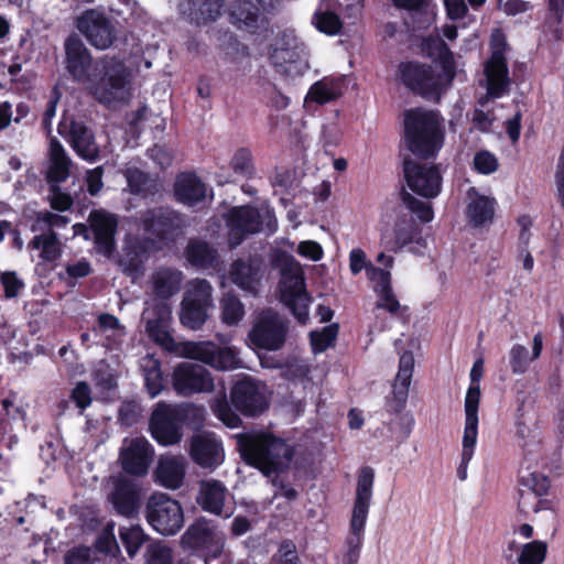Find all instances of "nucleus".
<instances>
[{
  "label": "nucleus",
  "instance_id": "1",
  "mask_svg": "<svg viewBox=\"0 0 564 564\" xmlns=\"http://www.w3.org/2000/svg\"><path fill=\"white\" fill-rule=\"evenodd\" d=\"M65 67L72 78L88 84L89 94L100 104H126L132 96L131 72L117 56L94 62L90 51L76 34L64 42Z\"/></svg>",
  "mask_w": 564,
  "mask_h": 564
},
{
  "label": "nucleus",
  "instance_id": "2",
  "mask_svg": "<svg viewBox=\"0 0 564 564\" xmlns=\"http://www.w3.org/2000/svg\"><path fill=\"white\" fill-rule=\"evenodd\" d=\"M443 122L437 111L423 108L405 110L403 124L408 149L419 158H434L444 144Z\"/></svg>",
  "mask_w": 564,
  "mask_h": 564
},
{
  "label": "nucleus",
  "instance_id": "3",
  "mask_svg": "<svg viewBox=\"0 0 564 564\" xmlns=\"http://www.w3.org/2000/svg\"><path fill=\"white\" fill-rule=\"evenodd\" d=\"M144 234V251L160 250L183 235L185 216L170 206H154L141 210L134 220Z\"/></svg>",
  "mask_w": 564,
  "mask_h": 564
},
{
  "label": "nucleus",
  "instance_id": "4",
  "mask_svg": "<svg viewBox=\"0 0 564 564\" xmlns=\"http://www.w3.org/2000/svg\"><path fill=\"white\" fill-rule=\"evenodd\" d=\"M375 470L362 467L358 474L354 507L349 522V534L345 543L344 564H357L364 541V531L372 499Z\"/></svg>",
  "mask_w": 564,
  "mask_h": 564
},
{
  "label": "nucleus",
  "instance_id": "5",
  "mask_svg": "<svg viewBox=\"0 0 564 564\" xmlns=\"http://www.w3.org/2000/svg\"><path fill=\"white\" fill-rule=\"evenodd\" d=\"M226 226L228 245L232 249L250 235L261 231L274 232L278 221L273 210L268 207L258 209L251 206H238L227 213Z\"/></svg>",
  "mask_w": 564,
  "mask_h": 564
},
{
  "label": "nucleus",
  "instance_id": "6",
  "mask_svg": "<svg viewBox=\"0 0 564 564\" xmlns=\"http://www.w3.org/2000/svg\"><path fill=\"white\" fill-rule=\"evenodd\" d=\"M399 78L411 91L438 101L451 86L454 74L434 69L430 65L406 62L399 65Z\"/></svg>",
  "mask_w": 564,
  "mask_h": 564
},
{
  "label": "nucleus",
  "instance_id": "7",
  "mask_svg": "<svg viewBox=\"0 0 564 564\" xmlns=\"http://www.w3.org/2000/svg\"><path fill=\"white\" fill-rule=\"evenodd\" d=\"M279 288L280 299L283 304L290 308L301 324H305L308 319V303L311 299L305 290L303 269L291 256H286L283 259Z\"/></svg>",
  "mask_w": 564,
  "mask_h": 564
},
{
  "label": "nucleus",
  "instance_id": "8",
  "mask_svg": "<svg viewBox=\"0 0 564 564\" xmlns=\"http://www.w3.org/2000/svg\"><path fill=\"white\" fill-rule=\"evenodd\" d=\"M509 48L506 33L501 28H495L489 39L490 56L484 64L487 96L500 98L506 95L511 85L506 53Z\"/></svg>",
  "mask_w": 564,
  "mask_h": 564
},
{
  "label": "nucleus",
  "instance_id": "9",
  "mask_svg": "<svg viewBox=\"0 0 564 564\" xmlns=\"http://www.w3.org/2000/svg\"><path fill=\"white\" fill-rule=\"evenodd\" d=\"M289 334V322L278 312L268 308L259 313L248 334L251 346L275 351L283 348Z\"/></svg>",
  "mask_w": 564,
  "mask_h": 564
},
{
  "label": "nucleus",
  "instance_id": "10",
  "mask_svg": "<svg viewBox=\"0 0 564 564\" xmlns=\"http://www.w3.org/2000/svg\"><path fill=\"white\" fill-rule=\"evenodd\" d=\"M241 458H293V448L282 438L265 432H245L234 436Z\"/></svg>",
  "mask_w": 564,
  "mask_h": 564
},
{
  "label": "nucleus",
  "instance_id": "11",
  "mask_svg": "<svg viewBox=\"0 0 564 564\" xmlns=\"http://www.w3.org/2000/svg\"><path fill=\"white\" fill-rule=\"evenodd\" d=\"M182 543L186 549L203 553L208 564L209 558H217L224 553L226 535L202 517L187 528L182 535Z\"/></svg>",
  "mask_w": 564,
  "mask_h": 564
},
{
  "label": "nucleus",
  "instance_id": "12",
  "mask_svg": "<svg viewBox=\"0 0 564 564\" xmlns=\"http://www.w3.org/2000/svg\"><path fill=\"white\" fill-rule=\"evenodd\" d=\"M147 519L153 529L163 535H173L184 525L181 503L165 494H155L150 497Z\"/></svg>",
  "mask_w": 564,
  "mask_h": 564
},
{
  "label": "nucleus",
  "instance_id": "13",
  "mask_svg": "<svg viewBox=\"0 0 564 564\" xmlns=\"http://www.w3.org/2000/svg\"><path fill=\"white\" fill-rule=\"evenodd\" d=\"M75 26L87 42L97 50L109 48L117 40L113 20L104 11L87 9L75 21Z\"/></svg>",
  "mask_w": 564,
  "mask_h": 564
},
{
  "label": "nucleus",
  "instance_id": "14",
  "mask_svg": "<svg viewBox=\"0 0 564 564\" xmlns=\"http://www.w3.org/2000/svg\"><path fill=\"white\" fill-rule=\"evenodd\" d=\"M403 174L409 188L419 196L432 199L442 191L443 176L438 165L403 160Z\"/></svg>",
  "mask_w": 564,
  "mask_h": 564
},
{
  "label": "nucleus",
  "instance_id": "15",
  "mask_svg": "<svg viewBox=\"0 0 564 564\" xmlns=\"http://www.w3.org/2000/svg\"><path fill=\"white\" fill-rule=\"evenodd\" d=\"M142 317L149 337L167 350H173L175 341L167 330L171 321V305L167 300L145 299Z\"/></svg>",
  "mask_w": 564,
  "mask_h": 564
},
{
  "label": "nucleus",
  "instance_id": "16",
  "mask_svg": "<svg viewBox=\"0 0 564 564\" xmlns=\"http://www.w3.org/2000/svg\"><path fill=\"white\" fill-rule=\"evenodd\" d=\"M230 401L236 410L249 417L259 416L269 408L265 386L251 378L234 384Z\"/></svg>",
  "mask_w": 564,
  "mask_h": 564
},
{
  "label": "nucleus",
  "instance_id": "17",
  "mask_svg": "<svg viewBox=\"0 0 564 564\" xmlns=\"http://www.w3.org/2000/svg\"><path fill=\"white\" fill-rule=\"evenodd\" d=\"M57 131L80 159L93 163L100 158L95 134L83 121L64 116L58 123Z\"/></svg>",
  "mask_w": 564,
  "mask_h": 564
},
{
  "label": "nucleus",
  "instance_id": "18",
  "mask_svg": "<svg viewBox=\"0 0 564 564\" xmlns=\"http://www.w3.org/2000/svg\"><path fill=\"white\" fill-rule=\"evenodd\" d=\"M172 383L176 393L183 397L210 393L215 389L212 373L204 366L193 362H181L173 371Z\"/></svg>",
  "mask_w": 564,
  "mask_h": 564
},
{
  "label": "nucleus",
  "instance_id": "19",
  "mask_svg": "<svg viewBox=\"0 0 564 564\" xmlns=\"http://www.w3.org/2000/svg\"><path fill=\"white\" fill-rule=\"evenodd\" d=\"M182 420L176 405L159 402L150 417L149 426L158 443L169 446L182 440Z\"/></svg>",
  "mask_w": 564,
  "mask_h": 564
},
{
  "label": "nucleus",
  "instance_id": "20",
  "mask_svg": "<svg viewBox=\"0 0 564 564\" xmlns=\"http://www.w3.org/2000/svg\"><path fill=\"white\" fill-rule=\"evenodd\" d=\"M183 355L223 371L236 369L240 365L238 354L234 348H220L212 341L186 343Z\"/></svg>",
  "mask_w": 564,
  "mask_h": 564
},
{
  "label": "nucleus",
  "instance_id": "21",
  "mask_svg": "<svg viewBox=\"0 0 564 564\" xmlns=\"http://www.w3.org/2000/svg\"><path fill=\"white\" fill-rule=\"evenodd\" d=\"M229 491L219 480L208 479L199 482L196 502L200 509L220 518H230L232 510L227 506Z\"/></svg>",
  "mask_w": 564,
  "mask_h": 564
},
{
  "label": "nucleus",
  "instance_id": "22",
  "mask_svg": "<svg viewBox=\"0 0 564 564\" xmlns=\"http://www.w3.org/2000/svg\"><path fill=\"white\" fill-rule=\"evenodd\" d=\"M183 272L173 267L155 268L147 281L145 295L158 300H167L181 291Z\"/></svg>",
  "mask_w": 564,
  "mask_h": 564
},
{
  "label": "nucleus",
  "instance_id": "23",
  "mask_svg": "<svg viewBox=\"0 0 564 564\" xmlns=\"http://www.w3.org/2000/svg\"><path fill=\"white\" fill-rule=\"evenodd\" d=\"M89 226L94 234L95 249L98 253L110 257L115 249V235L118 221L113 215L100 210L90 213Z\"/></svg>",
  "mask_w": 564,
  "mask_h": 564
},
{
  "label": "nucleus",
  "instance_id": "24",
  "mask_svg": "<svg viewBox=\"0 0 564 564\" xmlns=\"http://www.w3.org/2000/svg\"><path fill=\"white\" fill-rule=\"evenodd\" d=\"M413 368L414 359L412 354L404 352L400 357L399 370L392 389V397L387 400V409L390 413L399 414L405 406Z\"/></svg>",
  "mask_w": 564,
  "mask_h": 564
},
{
  "label": "nucleus",
  "instance_id": "25",
  "mask_svg": "<svg viewBox=\"0 0 564 564\" xmlns=\"http://www.w3.org/2000/svg\"><path fill=\"white\" fill-rule=\"evenodd\" d=\"M551 467L546 460H521L518 474L522 487L540 495H546L551 487Z\"/></svg>",
  "mask_w": 564,
  "mask_h": 564
},
{
  "label": "nucleus",
  "instance_id": "26",
  "mask_svg": "<svg viewBox=\"0 0 564 564\" xmlns=\"http://www.w3.org/2000/svg\"><path fill=\"white\" fill-rule=\"evenodd\" d=\"M262 262L256 258L234 261L228 271L229 280L245 292L256 294L260 284Z\"/></svg>",
  "mask_w": 564,
  "mask_h": 564
},
{
  "label": "nucleus",
  "instance_id": "27",
  "mask_svg": "<svg viewBox=\"0 0 564 564\" xmlns=\"http://www.w3.org/2000/svg\"><path fill=\"white\" fill-rule=\"evenodd\" d=\"M480 401V388L478 384H471L465 398V430L463 437V457L473 455V448L477 440L478 427V406Z\"/></svg>",
  "mask_w": 564,
  "mask_h": 564
},
{
  "label": "nucleus",
  "instance_id": "28",
  "mask_svg": "<svg viewBox=\"0 0 564 564\" xmlns=\"http://www.w3.org/2000/svg\"><path fill=\"white\" fill-rule=\"evenodd\" d=\"M174 196L178 203L193 207L205 200L207 188L205 183L192 172H184L176 176Z\"/></svg>",
  "mask_w": 564,
  "mask_h": 564
},
{
  "label": "nucleus",
  "instance_id": "29",
  "mask_svg": "<svg viewBox=\"0 0 564 564\" xmlns=\"http://www.w3.org/2000/svg\"><path fill=\"white\" fill-rule=\"evenodd\" d=\"M72 166L73 161L62 143L56 138H52L50 140L45 174L47 183L59 184L65 182L70 175Z\"/></svg>",
  "mask_w": 564,
  "mask_h": 564
},
{
  "label": "nucleus",
  "instance_id": "30",
  "mask_svg": "<svg viewBox=\"0 0 564 564\" xmlns=\"http://www.w3.org/2000/svg\"><path fill=\"white\" fill-rule=\"evenodd\" d=\"M115 509L122 516H131L139 502L137 486L126 476L113 478V491L110 495Z\"/></svg>",
  "mask_w": 564,
  "mask_h": 564
},
{
  "label": "nucleus",
  "instance_id": "31",
  "mask_svg": "<svg viewBox=\"0 0 564 564\" xmlns=\"http://www.w3.org/2000/svg\"><path fill=\"white\" fill-rule=\"evenodd\" d=\"M468 205L466 209L469 221L475 227L491 223L495 216L496 200L492 197L480 195L475 187L467 191Z\"/></svg>",
  "mask_w": 564,
  "mask_h": 564
},
{
  "label": "nucleus",
  "instance_id": "32",
  "mask_svg": "<svg viewBox=\"0 0 564 564\" xmlns=\"http://www.w3.org/2000/svg\"><path fill=\"white\" fill-rule=\"evenodd\" d=\"M303 50L299 47L275 48L271 55L272 63L276 70L285 76H299L304 73L307 67L306 59L303 56Z\"/></svg>",
  "mask_w": 564,
  "mask_h": 564
},
{
  "label": "nucleus",
  "instance_id": "33",
  "mask_svg": "<svg viewBox=\"0 0 564 564\" xmlns=\"http://www.w3.org/2000/svg\"><path fill=\"white\" fill-rule=\"evenodd\" d=\"M28 248L39 251V258L43 263L56 261L63 252V245L56 232L37 231L29 241Z\"/></svg>",
  "mask_w": 564,
  "mask_h": 564
},
{
  "label": "nucleus",
  "instance_id": "34",
  "mask_svg": "<svg viewBox=\"0 0 564 564\" xmlns=\"http://www.w3.org/2000/svg\"><path fill=\"white\" fill-rule=\"evenodd\" d=\"M251 466L260 470L265 477L271 479V482L279 488V491L274 494V497L282 496L285 499L292 501L297 498V491L290 486L279 480L280 474L283 473L285 466L283 460H246Z\"/></svg>",
  "mask_w": 564,
  "mask_h": 564
},
{
  "label": "nucleus",
  "instance_id": "35",
  "mask_svg": "<svg viewBox=\"0 0 564 564\" xmlns=\"http://www.w3.org/2000/svg\"><path fill=\"white\" fill-rule=\"evenodd\" d=\"M417 234V227L412 221L399 220L392 230L382 234L381 241L387 250L398 252L411 243Z\"/></svg>",
  "mask_w": 564,
  "mask_h": 564
},
{
  "label": "nucleus",
  "instance_id": "36",
  "mask_svg": "<svg viewBox=\"0 0 564 564\" xmlns=\"http://www.w3.org/2000/svg\"><path fill=\"white\" fill-rule=\"evenodd\" d=\"M185 254L192 265L202 269L216 268L219 262L217 250L208 242L198 239L189 240Z\"/></svg>",
  "mask_w": 564,
  "mask_h": 564
},
{
  "label": "nucleus",
  "instance_id": "37",
  "mask_svg": "<svg viewBox=\"0 0 564 564\" xmlns=\"http://www.w3.org/2000/svg\"><path fill=\"white\" fill-rule=\"evenodd\" d=\"M189 453L191 458H220L224 447L214 433H200L191 438Z\"/></svg>",
  "mask_w": 564,
  "mask_h": 564
},
{
  "label": "nucleus",
  "instance_id": "38",
  "mask_svg": "<svg viewBox=\"0 0 564 564\" xmlns=\"http://www.w3.org/2000/svg\"><path fill=\"white\" fill-rule=\"evenodd\" d=\"M154 477L159 485L171 490L178 489L184 481L185 466L181 460H159Z\"/></svg>",
  "mask_w": 564,
  "mask_h": 564
},
{
  "label": "nucleus",
  "instance_id": "39",
  "mask_svg": "<svg viewBox=\"0 0 564 564\" xmlns=\"http://www.w3.org/2000/svg\"><path fill=\"white\" fill-rule=\"evenodd\" d=\"M123 175L127 180L129 189L134 195L143 197L153 196L159 192L158 180L138 167H128Z\"/></svg>",
  "mask_w": 564,
  "mask_h": 564
},
{
  "label": "nucleus",
  "instance_id": "40",
  "mask_svg": "<svg viewBox=\"0 0 564 564\" xmlns=\"http://www.w3.org/2000/svg\"><path fill=\"white\" fill-rule=\"evenodd\" d=\"M341 95V83L339 79L324 77L313 84L306 96V101H313L318 105L337 99Z\"/></svg>",
  "mask_w": 564,
  "mask_h": 564
},
{
  "label": "nucleus",
  "instance_id": "41",
  "mask_svg": "<svg viewBox=\"0 0 564 564\" xmlns=\"http://www.w3.org/2000/svg\"><path fill=\"white\" fill-rule=\"evenodd\" d=\"M221 0H191L189 17L197 24H207L216 21L221 13Z\"/></svg>",
  "mask_w": 564,
  "mask_h": 564
},
{
  "label": "nucleus",
  "instance_id": "42",
  "mask_svg": "<svg viewBox=\"0 0 564 564\" xmlns=\"http://www.w3.org/2000/svg\"><path fill=\"white\" fill-rule=\"evenodd\" d=\"M154 449L142 435H133L122 441L119 458H152Z\"/></svg>",
  "mask_w": 564,
  "mask_h": 564
},
{
  "label": "nucleus",
  "instance_id": "43",
  "mask_svg": "<svg viewBox=\"0 0 564 564\" xmlns=\"http://www.w3.org/2000/svg\"><path fill=\"white\" fill-rule=\"evenodd\" d=\"M220 318L227 326L237 325L245 317V306L239 297L228 292L220 299Z\"/></svg>",
  "mask_w": 564,
  "mask_h": 564
},
{
  "label": "nucleus",
  "instance_id": "44",
  "mask_svg": "<svg viewBox=\"0 0 564 564\" xmlns=\"http://www.w3.org/2000/svg\"><path fill=\"white\" fill-rule=\"evenodd\" d=\"M209 406L214 415L227 427L236 429L242 424L240 416L231 409L230 404L228 403L225 391L212 399Z\"/></svg>",
  "mask_w": 564,
  "mask_h": 564
},
{
  "label": "nucleus",
  "instance_id": "45",
  "mask_svg": "<svg viewBox=\"0 0 564 564\" xmlns=\"http://www.w3.org/2000/svg\"><path fill=\"white\" fill-rule=\"evenodd\" d=\"M543 495L531 490L520 491L518 509L523 514L539 513L541 511H554V502L551 499L542 498Z\"/></svg>",
  "mask_w": 564,
  "mask_h": 564
},
{
  "label": "nucleus",
  "instance_id": "46",
  "mask_svg": "<svg viewBox=\"0 0 564 564\" xmlns=\"http://www.w3.org/2000/svg\"><path fill=\"white\" fill-rule=\"evenodd\" d=\"M183 300L187 303L213 307V286L207 280L195 279L189 282Z\"/></svg>",
  "mask_w": 564,
  "mask_h": 564
},
{
  "label": "nucleus",
  "instance_id": "47",
  "mask_svg": "<svg viewBox=\"0 0 564 564\" xmlns=\"http://www.w3.org/2000/svg\"><path fill=\"white\" fill-rule=\"evenodd\" d=\"M210 307L204 306L195 303H187V301H182V308L180 313L181 323L193 330H197L203 327L205 324L208 314L207 311Z\"/></svg>",
  "mask_w": 564,
  "mask_h": 564
},
{
  "label": "nucleus",
  "instance_id": "48",
  "mask_svg": "<svg viewBox=\"0 0 564 564\" xmlns=\"http://www.w3.org/2000/svg\"><path fill=\"white\" fill-rule=\"evenodd\" d=\"M68 223L69 218L66 216L57 215L48 210L37 212L31 225V230L32 232H55V228H64Z\"/></svg>",
  "mask_w": 564,
  "mask_h": 564
},
{
  "label": "nucleus",
  "instance_id": "49",
  "mask_svg": "<svg viewBox=\"0 0 564 564\" xmlns=\"http://www.w3.org/2000/svg\"><path fill=\"white\" fill-rule=\"evenodd\" d=\"M313 25L327 35L339 34L343 22L338 14L328 10H317L312 18Z\"/></svg>",
  "mask_w": 564,
  "mask_h": 564
},
{
  "label": "nucleus",
  "instance_id": "50",
  "mask_svg": "<svg viewBox=\"0 0 564 564\" xmlns=\"http://www.w3.org/2000/svg\"><path fill=\"white\" fill-rule=\"evenodd\" d=\"M378 295V301L376 303L377 308H381L390 313L395 317H405L408 315L409 308L406 306H402L395 294L393 293L392 285L388 286V289H382L376 292Z\"/></svg>",
  "mask_w": 564,
  "mask_h": 564
},
{
  "label": "nucleus",
  "instance_id": "51",
  "mask_svg": "<svg viewBox=\"0 0 564 564\" xmlns=\"http://www.w3.org/2000/svg\"><path fill=\"white\" fill-rule=\"evenodd\" d=\"M401 200L404 206L413 214L417 216V218L422 223H430L434 217L433 207L430 203L423 202L416 197H414L411 193L402 189L401 192Z\"/></svg>",
  "mask_w": 564,
  "mask_h": 564
},
{
  "label": "nucleus",
  "instance_id": "52",
  "mask_svg": "<svg viewBox=\"0 0 564 564\" xmlns=\"http://www.w3.org/2000/svg\"><path fill=\"white\" fill-rule=\"evenodd\" d=\"M547 545L543 541L524 544L518 555L519 564H542L546 557Z\"/></svg>",
  "mask_w": 564,
  "mask_h": 564
},
{
  "label": "nucleus",
  "instance_id": "53",
  "mask_svg": "<svg viewBox=\"0 0 564 564\" xmlns=\"http://www.w3.org/2000/svg\"><path fill=\"white\" fill-rule=\"evenodd\" d=\"M119 535L130 557L138 553L147 539V535L139 525L120 528Z\"/></svg>",
  "mask_w": 564,
  "mask_h": 564
},
{
  "label": "nucleus",
  "instance_id": "54",
  "mask_svg": "<svg viewBox=\"0 0 564 564\" xmlns=\"http://www.w3.org/2000/svg\"><path fill=\"white\" fill-rule=\"evenodd\" d=\"M338 326L336 324L325 326L321 332H311V345L314 354L325 351L332 347L337 338Z\"/></svg>",
  "mask_w": 564,
  "mask_h": 564
},
{
  "label": "nucleus",
  "instance_id": "55",
  "mask_svg": "<svg viewBox=\"0 0 564 564\" xmlns=\"http://www.w3.org/2000/svg\"><path fill=\"white\" fill-rule=\"evenodd\" d=\"M183 424L200 425L206 419V409L204 405L185 402L175 404Z\"/></svg>",
  "mask_w": 564,
  "mask_h": 564
},
{
  "label": "nucleus",
  "instance_id": "56",
  "mask_svg": "<svg viewBox=\"0 0 564 564\" xmlns=\"http://www.w3.org/2000/svg\"><path fill=\"white\" fill-rule=\"evenodd\" d=\"M172 549L163 542H154L148 545L145 551L147 564H172Z\"/></svg>",
  "mask_w": 564,
  "mask_h": 564
},
{
  "label": "nucleus",
  "instance_id": "57",
  "mask_svg": "<svg viewBox=\"0 0 564 564\" xmlns=\"http://www.w3.org/2000/svg\"><path fill=\"white\" fill-rule=\"evenodd\" d=\"M150 367H144V380L149 394L154 398L163 388V379L160 365L154 359H149Z\"/></svg>",
  "mask_w": 564,
  "mask_h": 564
},
{
  "label": "nucleus",
  "instance_id": "58",
  "mask_svg": "<svg viewBox=\"0 0 564 564\" xmlns=\"http://www.w3.org/2000/svg\"><path fill=\"white\" fill-rule=\"evenodd\" d=\"M230 166L235 173L250 176L253 173L252 154L249 149H238L230 161Z\"/></svg>",
  "mask_w": 564,
  "mask_h": 564
},
{
  "label": "nucleus",
  "instance_id": "59",
  "mask_svg": "<svg viewBox=\"0 0 564 564\" xmlns=\"http://www.w3.org/2000/svg\"><path fill=\"white\" fill-rule=\"evenodd\" d=\"M509 358L511 370L516 375L524 373L529 368L530 361H532L528 349L520 344H516L511 347Z\"/></svg>",
  "mask_w": 564,
  "mask_h": 564
},
{
  "label": "nucleus",
  "instance_id": "60",
  "mask_svg": "<svg viewBox=\"0 0 564 564\" xmlns=\"http://www.w3.org/2000/svg\"><path fill=\"white\" fill-rule=\"evenodd\" d=\"M271 564H302L295 544L283 541L271 558Z\"/></svg>",
  "mask_w": 564,
  "mask_h": 564
},
{
  "label": "nucleus",
  "instance_id": "61",
  "mask_svg": "<svg viewBox=\"0 0 564 564\" xmlns=\"http://www.w3.org/2000/svg\"><path fill=\"white\" fill-rule=\"evenodd\" d=\"M141 406L134 401H124L118 410V421L121 425L132 426L137 424L141 417Z\"/></svg>",
  "mask_w": 564,
  "mask_h": 564
},
{
  "label": "nucleus",
  "instance_id": "62",
  "mask_svg": "<svg viewBox=\"0 0 564 564\" xmlns=\"http://www.w3.org/2000/svg\"><path fill=\"white\" fill-rule=\"evenodd\" d=\"M474 166L481 174H490L497 171L499 163L491 152L482 150L475 154Z\"/></svg>",
  "mask_w": 564,
  "mask_h": 564
},
{
  "label": "nucleus",
  "instance_id": "63",
  "mask_svg": "<svg viewBox=\"0 0 564 564\" xmlns=\"http://www.w3.org/2000/svg\"><path fill=\"white\" fill-rule=\"evenodd\" d=\"M98 326L102 332L111 330L113 337L119 340L126 335V327L121 325L119 319L112 314H100L98 316Z\"/></svg>",
  "mask_w": 564,
  "mask_h": 564
},
{
  "label": "nucleus",
  "instance_id": "64",
  "mask_svg": "<svg viewBox=\"0 0 564 564\" xmlns=\"http://www.w3.org/2000/svg\"><path fill=\"white\" fill-rule=\"evenodd\" d=\"M1 284L4 289V296L7 299L17 297L19 292L24 288V283L18 278L15 272L7 271L1 274Z\"/></svg>",
  "mask_w": 564,
  "mask_h": 564
}]
</instances>
